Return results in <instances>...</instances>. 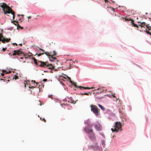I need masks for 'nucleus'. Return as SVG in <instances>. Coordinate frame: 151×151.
Masks as SVG:
<instances>
[{
    "mask_svg": "<svg viewBox=\"0 0 151 151\" xmlns=\"http://www.w3.org/2000/svg\"><path fill=\"white\" fill-rule=\"evenodd\" d=\"M0 6L3 8V10L5 14H9L11 13L13 15V20L14 19L15 12L11 8L4 3L3 5H1Z\"/></svg>",
    "mask_w": 151,
    "mask_h": 151,
    "instance_id": "1",
    "label": "nucleus"
},
{
    "mask_svg": "<svg viewBox=\"0 0 151 151\" xmlns=\"http://www.w3.org/2000/svg\"><path fill=\"white\" fill-rule=\"evenodd\" d=\"M39 63H40L39 65L40 67H43L44 68L47 67L48 68L52 70L54 68V66L52 65L51 64H49L47 62H45L42 61H39Z\"/></svg>",
    "mask_w": 151,
    "mask_h": 151,
    "instance_id": "2",
    "label": "nucleus"
},
{
    "mask_svg": "<svg viewBox=\"0 0 151 151\" xmlns=\"http://www.w3.org/2000/svg\"><path fill=\"white\" fill-rule=\"evenodd\" d=\"M114 128H111V130L113 132H118L119 130H122L121 124L120 122H116L115 123V125L114 126Z\"/></svg>",
    "mask_w": 151,
    "mask_h": 151,
    "instance_id": "3",
    "label": "nucleus"
},
{
    "mask_svg": "<svg viewBox=\"0 0 151 151\" xmlns=\"http://www.w3.org/2000/svg\"><path fill=\"white\" fill-rule=\"evenodd\" d=\"M91 111L95 114L96 116H98L99 115L100 109H99L97 106L95 105H91L90 106Z\"/></svg>",
    "mask_w": 151,
    "mask_h": 151,
    "instance_id": "4",
    "label": "nucleus"
},
{
    "mask_svg": "<svg viewBox=\"0 0 151 151\" xmlns=\"http://www.w3.org/2000/svg\"><path fill=\"white\" fill-rule=\"evenodd\" d=\"M92 124H90L85 127L84 129V131L88 134L93 132V130L91 128L93 127Z\"/></svg>",
    "mask_w": 151,
    "mask_h": 151,
    "instance_id": "5",
    "label": "nucleus"
},
{
    "mask_svg": "<svg viewBox=\"0 0 151 151\" xmlns=\"http://www.w3.org/2000/svg\"><path fill=\"white\" fill-rule=\"evenodd\" d=\"M113 18L119 20L123 19V18L120 16V14L117 12L114 13V15H113Z\"/></svg>",
    "mask_w": 151,
    "mask_h": 151,
    "instance_id": "6",
    "label": "nucleus"
},
{
    "mask_svg": "<svg viewBox=\"0 0 151 151\" xmlns=\"http://www.w3.org/2000/svg\"><path fill=\"white\" fill-rule=\"evenodd\" d=\"M88 136L90 139L92 141H95L96 140V137L95 134L93 132L88 134Z\"/></svg>",
    "mask_w": 151,
    "mask_h": 151,
    "instance_id": "7",
    "label": "nucleus"
},
{
    "mask_svg": "<svg viewBox=\"0 0 151 151\" xmlns=\"http://www.w3.org/2000/svg\"><path fill=\"white\" fill-rule=\"evenodd\" d=\"M125 19L126 21H131V24L133 26L136 27L138 28L139 27V26L134 23V21L133 19H132L131 18H129L126 17Z\"/></svg>",
    "mask_w": 151,
    "mask_h": 151,
    "instance_id": "8",
    "label": "nucleus"
},
{
    "mask_svg": "<svg viewBox=\"0 0 151 151\" xmlns=\"http://www.w3.org/2000/svg\"><path fill=\"white\" fill-rule=\"evenodd\" d=\"M95 127V129L97 131H101L102 129V126L98 122H96Z\"/></svg>",
    "mask_w": 151,
    "mask_h": 151,
    "instance_id": "9",
    "label": "nucleus"
},
{
    "mask_svg": "<svg viewBox=\"0 0 151 151\" xmlns=\"http://www.w3.org/2000/svg\"><path fill=\"white\" fill-rule=\"evenodd\" d=\"M73 85L75 87H78V88H79L81 89H91L94 88L93 87L89 88L88 87H83V86H77L76 85V83L73 82Z\"/></svg>",
    "mask_w": 151,
    "mask_h": 151,
    "instance_id": "10",
    "label": "nucleus"
},
{
    "mask_svg": "<svg viewBox=\"0 0 151 151\" xmlns=\"http://www.w3.org/2000/svg\"><path fill=\"white\" fill-rule=\"evenodd\" d=\"M22 51H21L18 50H14L13 51V53L11 55H19L22 54Z\"/></svg>",
    "mask_w": 151,
    "mask_h": 151,
    "instance_id": "11",
    "label": "nucleus"
},
{
    "mask_svg": "<svg viewBox=\"0 0 151 151\" xmlns=\"http://www.w3.org/2000/svg\"><path fill=\"white\" fill-rule=\"evenodd\" d=\"M138 23H140L141 24L145 25L146 26V27L149 29V30H151V27L149 26V24H146V23L144 22H138Z\"/></svg>",
    "mask_w": 151,
    "mask_h": 151,
    "instance_id": "12",
    "label": "nucleus"
},
{
    "mask_svg": "<svg viewBox=\"0 0 151 151\" xmlns=\"http://www.w3.org/2000/svg\"><path fill=\"white\" fill-rule=\"evenodd\" d=\"M11 40V39L10 38H3L2 41V42L3 43H5V42H9L10 40Z\"/></svg>",
    "mask_w": 151,
    "mask_h": 151,
    "instance_id": "13",
    "label": "nucleus"
},
{
    "mask_svg": "<svg viewBox=\"0 0 151 151\" xmlns=\"http://www.w3.org/2000/svg\"><path fill=\"white\" fill-rule=\"evenodd\" d=\"M44 53H45V54H46V55H47V56H48V57H50L52 59H56V58L55 57H53L51 55H50L49 54V53L48 52H44Z\"/></svg>",
    "mask_w": 151,
    "mask_h": 151,
    "instance_id": "14",
    "label": "nucleus"
},
{
    "mask_svg": "<svg viewBox=\"0 0 151 151\" xmlns=\"http://www.w3.org/2000/svg\"><path fill=\"white\" fill-rule=\"evenodd\" d=\"M2 72L3 73H1V75L2 76H4V73H5V74H8V73H11V71H8L6 70H3L2 71Z\"/></svg>",
    "mask_w": 151,
    "mask_h": 151,
    "instance_id": "15",
    "label": "nucleus"
},
{
    "mask_svg": "<svg viewBox=\"0 0 151 151\" xmlns=\"http://www.w3.org/2000/svg\"><path fill=\"white\" fill-rule=\"evenodd\" d=\"M39 50L42 51V53H40L38 54L37 55L38 56H41L42 55H43L44 54V52H45L44 50L40 48Z\"/></svg>",
    "mask_w": 151,
    "mask_h": 151,
    "instance_id": "16",
    "label": "nucleus"
},
{
    "mask_svg": "<svg viewBox=\"0 0 151 151\" xmlns=\"http://www.w3.org/2000/svg\"><path fill=\"white\" fill-rule=\"evenodd\" d=\"M12 23H13L14 25H17V24H18V21L13 20L12 21Z\"/></svg>",
    "mask_w": 151,
    "mask_h": 151,
    "instance_id": "17",
    "label": "nucleus"
},
{
    "mask_svg": "<svg viewBox=\"0 0 151 151\" xmlns=\"http://www.w3.org/2000/svg\"><path fill=\"white\" fill-rule=\"evenodd\" d=\"M99 106L103 111H104L105 110V108L101 105L100 104H98Z\"/></svg>",
    "mask_w": 151,
    "mask_h": 151,
    "instance_id": "18",
    "label": "nucleus"
},
{
    "mask_svg": "<svg viewBox=\"0 0 151 151\" xmlns=\"http://www.w3.org/2000/svg\"><path fill=\"white\" fill-rule=\"evenodd\" d=\"M34 63H35V65H37V66H39V65H39L38 64V63H37V60L36 59H35V58H34Z\"/></svg>",
    "mask_w": 151,
    "mask_h": 151,
    "instance_id": "19",
    "label": "nucleus"
},
{
    "mask_svg": "<svg viewBox=\"0 0 151 151\" xmlns=\"http://www.w3.org/2000/svg\"><path fill=\"white\" fill-rule=\"evenodd\" d=\"M89 94H90V95H91V94L90 93V92H89L88 93H81L80 94V95H89Z\"/></svg>",
    "mask_w": 151,
    "mask_h": 151,
    "instance_id": "20",
    "label": "nucleus"
},
{
    "mask_svg": "<svg viewBox=\"0 0 151 151\" xmlns=\"http://www.w3.org/2000/svg\"><path fill=\"white\" fill-rule=\"evenodd\" d=\"M4 37H3V35L1 33L0 34V40H1V41L2 40V39Z\"/></svg>",
    "mask_w": 151,
    "mask_h": 151,
    "instance_id": "21",
    "label": "nucleus"
},
{
    "mask_svg": "<svg viewBox=\"0 0 151 151\" xmlns=\"http://www.w3.org/2000/svg\"><path fill=\"white\" fill-rule=\"evenodd\" d=\"M53 54L52 55H51L52 57H53V56H55L56 55L57 53L55 51H53Z\"/></svg>",
    "mask_w": 151,
    "mask_h": 151,
    "instance_id": "22",
    "label": "nucleus"
},
{
    "mask_svg": "<svg viewBox=\"0 0 151 151\" xmlns=\"http://www.w3.org/2000/svg\"><path fill=\"white\" fill-rule=\"evenodd\" d=\"M32 82H33L34 83H35V84H36V85H34V86H37V84H38V83H38V82H37V83H36V82L35 81V80H34V81H33V80H32Z\"/></svg>",
    "mask_w": 151,
    "mask_h": 151,
    "instance_id": "23",
    "label": "nucleus"
},
{
    "mask_svg": "<svg viewBox=\"0 0 151 151\" xmlns=\"http://www.w3.org/2000/svg\"><path fill=\"white\" fill-rule=\"evenodd\" d=\"M17 27L18 28H20L21 29H22L23 28V27H21L18 24H17Z\"/></svg>",
    "mask_w": 151,
    "mask_h": 151,
    "instance_id": "24",
    "label": "nucleus"
},
{
    "mask_svg": "<svg viewBox=\"0 0 151 151\" xmlns=\"http://www.w3.org/2000/svg\"><path fill=\"white\" fill-rule=\"evenodd\" d=\"M14 78L15 79H17L19 77L16 75H14Z\"/></svg>",
    "mask_w": 151,
    "mask_h": 151,
    "instance_id": "25",
    "label": "nucleus"
},
{
    "mask_svg": "<svg viewBox=\"0 0 151 151\" xmlns=\"http://www.w3.org/2000/svg\"><path fill=\"white\" fill-rule=\"evenodd\" d=\"M98 90H99L100 91V92H104V90H101V88H99L97 89Z\"/></svg>",
    "mask_w": 151,
    "mask_h": 151,
    "instance_id": "26",
    "label": "nucleus"
},
{
    "mask_svg": "<svg viewBox=\"0 0 151 151\" xmlns=\"http://www.w3.org/2000/svg\"><path fill=\"white\" fill-rule=\"evenodd\" d=\"M145 31L146 32V33L148 34H150V32L149 31H147V29H146V30Z\"/></svg>",
    "mask_w": 151,
    "mask_h": 151,
    "instance_id": "27",
    "label": "nucleus"
},
{
    "mask_svg": "<svg viewBox=\"0 0 151 151\" xmlns=\"http://www.w3.org/2000/svg\"><path fill=\"white\" fill-rule=\"evenodd\" d=\"M6 49V47L5 48H3L2 49V50L3 51H5Z\"/></svg>",
    "mask_w": 151,
    "mask_h": 151,
    "instance_id": "28",
    "label": "nucleus"
},
{
    "mask_svg": "<svg viewBox=\"0 0 151 151\" xmlns=\"http://www.w3.org/2000/svg\"><path fill=\"white\" fill-rule=\"evenodd\" d=\"M71 101H72V102H71L72 103L75 104L76 103V102L74 101V100H72Z\"/></svg>",
    "mask_w": 151,
    "mask_h": 151,
    "instance_id": "29",
    "label": "nucleus"
},
{
    "mask_svg": "<svg viewBox=\"0 0 151 151\" xmlns=\"http://www.w3.org/2000/svg\"><path fill=\"white\" fill-rule=\"evenodd\" d=\"M47 81V80L46 79H44L43 80V81L44 82L46 81Z\"/></svg>",
    "mask_w": 151,
    "mask_h": 151,
    "instance_id": "30",
    "label": "nucleus"
},
{
    "mask_svg": "<svg viewBox=\"0 0 151 151\" xmlns=\"http://www.w3.org/2000/svg\"><path fill=\"white\" fill-rule=\"evenodd\" d=\"M104 1L106 3H107L108 2H109L108 0H104Z\"/></svg>",
    "mask_w": 151,
    "mask_h": 151,
    "instance_id": "31",
    "label": "nucleus"
},
{
    "mask_svg": "<svg viewBox=\"0 0 151 151\" xmlns=\"http://www.w3.org/2000/svg\"><path fill=\"white\" fill-rule=\"evenodd\" d=\"M42 121H44L45 122L46 120L44 118H43L42 119Z\"/></svg>",
    "mask_w": 151,
    "mask_h": 151,
    "instance_id": "32",
    "label": "nucleus"
},
{
    "mask_svg": "<svg viewBox=\"0 0 151 151\" xmlns=\"http://www.w3.org/2000/svg\"><path fill=\"white\" fill-rule=\"evenodd\" d=\"M139 26H140V27H144V26L143 25H142V24H141V25H139Z\"/></svg>",
    "mask_w": 151,
    "mask_h": 151,
    "instance_id": "33",
    "label": "nucleus"
},
{
    "mask_svg": "<svg viewBox=\"0 0 151 151\" xmlns=\"http://www.w3.org/2000/svg\"><path fill=\"white\" fill-rule=\"evenodd\" d=\"M68 79H69V80H70V82L71 83H72V81H71V79H70V78H68Z\"/></svg>",
    "mask_w": 151,
    "mask_h": 151,
    "instance_id": "34",
    "label": "nucleus"
},
{
    "mask_svg": "<svg viewBox=\"0 0 151 151\" xmlns=\"http://www.w3.org/2000/svg\"><path fill=\"white\" fill-rule=\"evenodd\" d=\"M13 45H16V46H17V44L16 43H13Z\"/></svg>",
    "mask_w": 151,
    "mask_h": 151,
    "instance_id": "35",
    "label": "nucleus"
},
{
    "mask_svg": "<svg viewBox=\"0 0 151 151\" xmlns=\"http://www.w3.org/2000/svg\"><path fill=\"white\" fill-rule=\"evenodd\" d=\"M31 17V16H29V17H27V18H28V19H29Z\"/></svg>",
    "mask_w": 151,
    "mask_h": 151,
    "instance_id": "36",
    "label": "nucleus"
},
{
    "mask_svg": "<svg viewBox=\"0 0 151 151\" xmlns=\"http://www.w3.org/2000/svg\"><path fill=\"white\" fill-rule=\"evenodd\" d=\"M112 96H113V97H115V96L114 95H113L112 94Z\"/></svg>",
    "mask_w": 151,
    "mask_h": 151,
    "instance_id": "37",
    "label": "nucleus"
},
{
    "mask_svg": "<svg viewBox=\"0 0 151 151\" xmlns=\"http://www.w3.org/2000/svg\"><path fill=\"white\" fill-rule=\"evenodd\" d=\"M19 45H21V46H22V44H19Z\"/></svg>",
    "mask_w": 151,
    "mask_h": 151,
    "instance_id": "38",
    "label": "nucleus"
},
{
    "mask_svg": "<svg viewBox=\"0 0 151 151\" xmlns=\"http://www.w3.org/2000/svg\"><path fill=\"white\" fill-rule=\"evenodd\" d=\"M54 70H55V71L57 70L56 69H55Z\"/></svg>",
    "mask_w": 151,
    "mask_h": 151,
    "instance_id": "39",
    "label": "nucleus"
},
{
    "mask_svg": "<svg viewBox=\"0 0 151 151\" xmlns=\"http://www.w3.org/2000/svg\"><path fill=\"white\" fill-rule=\"evenodd\" d=\"M9 55H11V53H9Z\"/></svg>",
    "mask_w": 151,
    "mask_h": 151,
    "instance_id": "40",
    "label": "nucleus"
},
{
    "mask_svg": "<svg viewBox=\"0 0 151 151\" xmlns=\"http://www.w3.org/2000/svg\"><path fill=\"white\" fill-rule=\"evenodd\" d=\"M24 84H25V86L26 87V85L25 84V83H24Z\"/></svg>",
    "mask_w": 151,
    "mask_h": 151,
    "instance_id": "41",
    "label": "nucleus"
},
{
    "mask_svg": "<svg viewBox=\"0 0 151 151\" xmlns=\"http://www.w3.org/2000/svg\"><path fill=\"white\" fill-rule=\"evenodd\" d=\"M89 122V121H86V123H87V122Z\"/></svg>",
    "mask_w": 151,
    "mask_h": 151,
    "instance_id": "42",
    "label": "nucleus"
},
{
    "mask_svg": "<svg viewBox=\"0 0 151 151\" xmlns=\"http://www.w3.org/2000/svg\"><path fill=\"white\" fill-rule=\"evenodd\" d=\"M20 16V15H19V14L18 15V16Z\"/></svg>",
    "mask_w": 151,
    "mask_h": 151,
    "instance_id": "43",
    "label": "nucleus"
},
{
    "mask_svg": "<svg viewBox=\"0 0 151 151\" xmlns=\"http://www.w3.org/2000/svg\"><path fill=\"white\" fill-rule=\"evenodd\" d=\"M1 80H4V79H1Z\"/></svg>",
    "mask_w": 151,
    "mask_h": 151,
    "instance_id": "44",
    "label": "nucleus"
},
{
    "mask_svg": "<svg viewBox=\"0 0 151 151\" xmlns=\"http://www.w3.org/2000/svg\"><path fill=\"white\" fill-rule=\"evenodd\" d=\"M21 15V16H24V15H22V14Z\"/></svg>",
    "mask_w": 151,
    "mask_h": 151,
    "instance_id": "45",
    "label": "nucleus"
},
{
    "mask_svg": "<svg viewBox=\"0 0 151 151\" xmlns=\"http://www.w3.org/2000/svg\"><path fill=\"white\" fill-rule=\"evenodd\" d=\"M149 35H151V33H150Z\"/></svg>",
    "mask_w": 151,
    "mask_h": 151,
    "instance_id": "46",
    "label": "nucleus"
}]
</instances>
